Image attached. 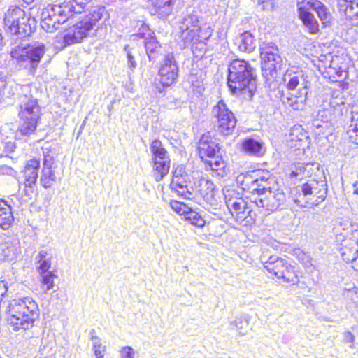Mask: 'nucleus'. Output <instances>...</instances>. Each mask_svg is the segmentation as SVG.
<instances>
[{
    "label": "nucleus",
    "mask_w": 358,
    "mask_h": 358,
    "mask_svg": "<svg viewBox=\"0 0 358 358\" xmlns=\"http://www.w3.org/2000/svg\"><path fill=\"white\" fill-rule=\"evenodd\" d=\"M36 21L25 11L17 6L10 7L5 13L4 24L13 37V40L20 39L13 44L10 50V57L18 64L26 69H35L45 52L42 43L29 45L25 39L32 32Z\"/></svg>",
    "instance_id": "f257e3e1"
},
{
    "label": "nucleus",
    "mask_w": 358,
    "mask_h": 358,
    "mask_svg": "<svg viewBox=\"0 0 358 358\" xmlns=\"http://www.w3.org/2000/svg\"><path fill=\"white\" fill-rule=\"evenodd\" d=\"M18 91L17 110L20 124L16 131L19 138H28L34 134L41 119L38 104V89L33 85H20Z\"/></svg>",
    "instance_id": "f03ea898"
},
{
    "label": "nucleus",
    "mask_w": 358,
    "mask_h": 358,
    "mask_svg": "<svg viewBox=\"0 0 358 358\" xmlns=\"http://www.w3.org/2000/svg\"><path fill=\"white\" fill-rule=\"evenodd\" d=\"M92 0H65L64 2L48 6L41 13V28L47 32H53L74 14L81 13Z\"/></svg>",
    "instance_id": "7ed1b4c3"
},
{
    "label": "nucleus",
    "mask_w": 358,
    "mask_h": 358,
    "mask_svg": "<svg viewBox=\"0 0 358 358\" xmlns=\"http://www.w3.org/2000/svg\"><path fill=\"white\" fill-rule=\"evenodd\" d=\"M7 314L8 323L15 331L32 328L40 315L38 303L29 296L10 301Z\"/></svg>",
    "instance_id": "20e7f679"
},
{
    "label": "nucleus",
    "mask_w": 358,
    "mask_h": 358,
    "mask_svg": "<svg viewBox=\"0 0 358 358\" xmlns=\"http://www.w3.org/2000/svg\"><path fill=\"white\" fill-rule=\"evenodd\" d=\"M255 70L243 59H234L228 66L227 85L234 94L252 98L256 90Z\"/></svg>",
    "instance_id": "39448f33"
},
{
    "label": "nucleus",
    "mask_w": 358,
    "mask_h": 358,
    "mask_svg": "<svg viewBox=\"0 0 358 358\" xmlns=\"http://www.w3.org/2000/svg\"><path fill=\"white\" fill-rule=\"evenodd\" d=\"M263 75L268 80L274 78L283 65L278 47L273 43H262L259 47Z\"/></svg>",
    "instance_id": "423d86ee"
},
{
    "label": "nucleus",
    "mask_w": 358,
    "mask_h": 358,
    "mask_svg": "<svg viewBox=\"0 0 358 358\" xmlns=\"http://www.w3.org/2000/svg\"><path fill=\"white\" fill-rule=\"evenodd\" d=\"M150 150L155 178L158 181L169 173L171 159L167 150L164 148L161 141L158 139L152 141Z\"/></svg>",
    "instance_id": "0eeeda50"
},
{
    "label": "nucleus",
    "mask_w": 358,
    "mask_h": 358,
    "mask_svg": "<svg viewBox=\"0 0 358 358\" xmlns=\"http://www.w3.org/2000/svg\"><path fill=\"white\" fill-rule=\"evenodd\" d=\"M211 114L216 120L217 129L221 134L228 136L232 133L236 125V119L222 100L213 106Z\"/></svg>",
    "instance_id": "6e6552de"
},
{
    "label": "nucleus",
    "mask_w": 358,
    "mask_h": 358,
    "mask_svg": "<svg viewBox=\"0 0 358 358\" xmlns=\"http://www.w3.org/2000/svg\"><path fill=\"white\" fill-rule=\"evenodd\" d=\"M180 38L185 45H189L195 41L198 31H201L199 17L196 12L186 14L182 17L179 24Z\"/></svg>",
    "instance_id": "1a4fd4ad"
},
{
    "label": "nucleus",
    "mask_w": 358,
    "mask_h": 358,
    "mask_svg": "<svg viewBox=\"0 0 358 358\" xmlns=\"http://www.w3.org/2000/svg\"><path fill=\"white\" fill-rule=\"evenodd\" d=\"M178 66L173 53H168L159 69L160 83L163 86H171L178 76Z\"/></svg>",
    "instance_id": "9d476101"
},
{
    "label": "nucleus",
    "mask_w": 358,
    "mask_h": 358,
    "mask_svg": "<svg viewBox=\"0 0 358 358\" xmlns=\"http://www.w3.org/2000/svg\"><path fill=\"white\" fill-rule=\"evenodd\" d=\"M190 182V177L186 173L182 166H178L173 175L171 185L183 199H191L192 193L187 189V184Z\"/></svg>",
    "instance_id": "9b49d317"
},
{
    "label": "nucleus",
    "mask_w": 358,
    "mask_h": 358,
    "mask_svg": "<svg viewBox=\"0 0 358 358\" xmlns=\"http://www.w3.org/2000/svg\"><path fill=\"white\" fill-rule=\"evenodd\" d=\"M272 180L273 178H271V174L268 171L257 170L244 176L243 182L246 185L251 184L253 186H257V187L254 188V190L262 193L264 191L271 189L268 185L270 184V180Z\"/></svg>",
    "instance_id": "f8f14e48"
},
{
    "label": "nucleus",
    "mask_w": 358,
    "mask_h": 358,
    "mask_svg": "<svg viewBox=\"0 0 358 358\" xmlns=\"http://www.w3.org/2000/svg\"><path fill=\"white\" fill-rule=\"evenodd\" d=\"M90 31L89 25L82 20L65 31L64 42L66 45L80 43L88 36Z\"/></svg>",
    "instance_id": "ddd939ff"
},
{
    "label": "nucleus",
    "mask_w": 358,
    "mask_h": 358,
    "mask_svg": "<svg viewBox=\"0 0 358 358\" xmlns=\"http://www.w3.org/2000/svg\"><path fill=\"white\" fill-rule=\"evenodd\" d=\"M321 179L324 178V172L320 169V164L317 163H307L299 164L295 166L289 174L290 178H298L301 180L304 178H311Z\"/></svg>",
    "instance_id": "4468645a"
},
{
    "label": "nucleus",
    "mask_w": 358,
    "mask_h": 358,
    "mask_svg": "<svg viewBox=\"0 0 358 358\" xmlns=\"http://www.w3.org/2000/svg\"><path fill=\"white\" fill-rule=\"evenodd\" d=\"M342 234L336 236L337 241H341L339 251L343 259L350 262L354 268L355 261L357 260L358 248L351 236L341 239Z\"/></svg>",
    "instance_id": "2eb2a0df"
},
{
    "label": "nucleus",
    "mask_w": 358,
    "mask_h": 358,
    "mask_svg": "<svg viewBox=\"0 0 358 358\" xmlns=\"http://www.w3.org/2000/svg\"><path fill=\"white\" fill-rule=\"evenodd\" d=\"M261 262L266 271L277 278L282 274V271L287 262L276 255H268L266 252H263L260 257Z\"/></svg>",
    "instance_id": "dca6fc26"
},
{
    "label": "nucleus",
    "mask_w": 358,
    "mask_h": 358,
    "mask_svg": "<svg viewBox=\"0 0 358 358\" xmlns=\"http://www.w3.org/2000/svg\"><path fill=\"white\" fill-rule=\"evenodd\" d=\"M308 76L303 71L294 73L287 72L283 77V82L289 90H294L298 88V91H308L310 87V83L308 80Z\"/></svg>",
    "instance_id": "f3484780"
},
{
    "label": "nucleus",
    "mask_w": 358,
    "mask_h": 358,
    "mask_svg": "<svg viewBox=\"0 0 358 358\" xmlns=\"http://www.w3.org/2000/svg\"><path fill=\"white\" fill-rule=\"evenodd\" d=\"M308 92L306 90L297 91L296 94L281 92L280 99L285 106H289L294 110H301L304 106Z\"/></svg>",
    "instance_id": "a211bd4d"
},
{
    "label": "nucleus",
    "mask_w": 358,
    "mask_h": 358,
    "mask_svg": "<svg viewBox=\"0 0 358 358\" xmlns=\"http://www.w3.org/2000/svg\"><path fill=\"white\" fill-rule=\"evenodd\" d=\"M150 5V13L158 18L165 20L171 13L175 0H147Z\"/></svg>",
    "instance_id": "6ab92c4d"
},
{
    "label": "nucleus",
    "mask_w": 358,
    "mask_h": 358,
    "mask_svg": "<svg viewBox=\"0 0 358 358\" xmlns=\"http://www.w3.org/2000/svg\"><path fill=\"white\" fill-rule=\"evenodd\" d=\"M219 150L218 143L213 141L210 136L208 135L201 136L199 142L198 153L202 161L205 160V157L210 159L217 157L216 154L219 152Z\"/></svg>",
    "instance_id": "aec40b11"
},
{
    "label": "nucleus",
    "mask_w": 358,
    "mask_h": 358,
    "mask_svg": "<svg viewBox=\"0 0 358 358\" xmlns=\"http://www.w3.org/2000/svg\"><path fill=\"white\" fill-rule=\"evenodd\" d=\"M338 10L352 25L358 24V3L353 1L338 0Z\"/></svg>",
    "instance_id": "412c9836"
},
{
    "label": "nucleus",
    "mask_w": 358,
    "mask_h": 358,
    "mask_svg": "<svg viewBox=\"0 0 358 358\" xmlns=\"http://www.w3.org/2000/svg\"><path fill=\"white\" fill-rule=\"evenodd\" d=\"M39 169L40 162L38 160L33 159L27 162L23 171L25 187H31L36 184L38 177Z\"/></svg>",
    "instance_id": "4be33fe9"
},
{
    "label": "nucleus",
    "mask_w": 358,
    "mask_h": 358,
    "mask_svg": "<svg viewBox=\"0 0 358 358\" xmlns=\"http://www.w3.org/2000/svg\"><path fill=\"white\" fill-rule=\"evenodd\" d=\"M204 169L206 171L210 170L213 174L217 177H224L226 176V164L222 157L217 156L210 159H205Z\"/></svg>",
    "instance_id": "5701e85b"
},
{
    "label": "nucleus",
    "mask_w": 358,
    "mask_h": 358,
    "mask_svg": "<svg viewBox=\"0 0 358 358\" xmlns=\"http://www.w3.org/2000/svg\"><path fill=\"white\" fill-rule=\"evenodd\" d=\"M20 252V243L17 240L7 241L0 245V255L8 261L17 258Z\"/></svg>",
    "instance_id": "b1692460"
},
{
    "label": "nucleus",
    "mask_w": 358,
    "mask_h": 358,
    "mask_svg": "<svg viewBox=\"0 0 358 358\" xmlns=\"http://www.w3.org/2000/svg\"><path fill=\"white\" fill-rule=\"evenodd\" d=\"M105 15H107L105 7L96 6L90 10L89 13L85 16L83 20L86 22L87 25H89V28L92 30Z\"/></svg>",
    "instance_id": "393cba45"
},
{
    "label": "nucleus",
    "mask_w": 358,
    "mask_h": 358,
    "mask_svg": "<svg viewBox=\"0 0 358 358\" xmlns=\"http://www.w3.org/2000/svg\"><path fill=\"white\" fill-rule=\"evenodd\" d=\"M242 148L246 153L255 156H262L264 153L262 143L250 138L243 141Z\"/></svg>",
    "instance_id": "a878e982"
},
{
    "label": "nucleus",
    "mask_w": 358,
    "mask_h": 358,
    "mask_svg": "<svg viewBox=\"0 0 358 358\" xmlns=\"http://www.w3.org/2000/svg\"><path fill=\"white\" fill-rule=\"evenodd\" d=\"M347 134L352 142L358 144V106L352 108L351 123Z\"/></svg>",
    "instance_id": "bb28decb"
},
{
    "label": "nucleus",
    "mask_w": 358,
    "mask_h": 358,
    "mask_svg": "<svg viewBox=\"0 0 358 358\" xmlns=\"http://www.w3.org/2000/svg\"><path fill=\"white\" fill-rule=\"evenodd\" d=\"M256 47L254 36L249 32L245 31L240 35L238 49L241 52H252Z\"/></svg>",
    "instance_id": "cd10ccee"
},
{
    "label": "nucleus",
    "mask_w": 358,
    "mask_h": 358,
    "mask_svg": "<svg viewBox=\"0 0 358 358\" xmlns=\"http://www.w3.org/2000/svg\"><path fill=\"white\" fill-rule=\"evenodd\" d=\"M13 216L8 203H0V228L8 229L12 224Z\"/></svg>",
    "instance_id": "c85d7f7f"
},
{
    "label": "nucleus",
    "mask_w": 358,
    "mask_h": 358,
    "mask_svg": "<svg viewBox=\"0 0 358 358\" xmlns=\"http://www.w3.org/2000/svg\"><path fill=\"white\" fill-rule=\"evenodd\" d=\"M250 316L247 314L242 315L236 317L230 322V326L235 329L240 335H245L248 331Z\"/></svg>",
    "instance_id": "c756f323"
},
{
    "label": "nucleus",
    "mask_w": 358,
    "mask_h": 358,
    "mask_svg": "<svg viewBox=\"0 0 358 358\" xmlns=\"http://www.w3.org/2000/svg\"><path fill=\"white\" fill-rule=\"evenodd\" d=\"M314 10L316 12L319 19L324 27H328L331 24L332 15L323 3L320 1L315 3Z\"/></svg>",
    "instance_id": "7c9ffc66"
},
{
    "label": "nucleus",
    "mask_w": 358,
    "mask_h": 358,
    "mask_svg": "<svg viewBox=\"0 0 358 358\" xmlns=\"http://www.w3.org/2000/svg\"><path fill=\"white\" fill-rule=\"evenodd\" d=\"M215 187L214 183L208 179L201 178L199 180V191L206 201L215 199Z\"/></svg>",
    "instance_id": "2f4dec72"
},
{
    "label": "nucleus",
    "mask_w": 358,
    "mask_h": 358,
    "mask_svg": "<svg viewBox=\"0 0 358 358\" xmlns=\"http://www.w3.org/2000/svg\"><path fill=\"white\" fill-rule=\"evenodd\" d=\"M278 278L282 279L284 282L293 285L299 282L298 275L296 273L294 268L288 263L286 264L285 269L282 271V274H280Z\"/></svg>",
    "instance_id": "473e14b6"
},
{
    "label": "nucleus",
    "mask_w": 358,
    "mask_h": 358,
    "mask_svg": "<svg viewBox=\"0 0 358 358\" xmlns=\"http://www.w3.org/2000/svg\"><path fill=\"white\" fill-rule=\"evenodd\" d=\"M318 0H297L296 7L299 13V17H303L308 15H311L310 10H315V3Z\"/></svg>",
    "instance_id": "72a5a7b5"
},
{
    "label": "nucleus",
    "mask_w": 358,
    "mask_h": 358,
    "mask_svg": "<svg viewBox=\"0 0 358 358\" xmlns=\"http://www.w3.org/2000/svg\"><path fill=\"white\" fill-rule=\"evenodd\" d=\"M56 176L52 169L45 168L42 169L40 182L43 187L49 188L52 187L54 182H56Z\"/></svg>",
    "instance_id": "f704fd0d"
},
{
    "label": "nucleus",
    "mask_w": 358,
    "mask_h": 358,
    "mask_svg": "<svg viewBox=\"0 0 358 358\" xmlns=\"http://www.w3.org/2000/svg\"><path fill=\"white\" fill-rule=\"evenodd\" d=\"M310 34L319 31V24L313 14L299 17Z\"/></svg>",
    "instance_id": "c9c22d12"
},
{
    "label": "nucleus",
    "mask_w": 358,
    "mask_h": 358,
    "mask_svg": "<svg viewBox=\"0 0 358 358\" xmlns=\"http://www.w3.org/2000/svg\"><path fill=\"white\" fill-rule=\"evenodd\" d=\"M185 220L189 221V222L197 227H202L205 224L204 220L199 215V213L193 210L190 207L188 213L185 214Z\"/></svg>",
    "instance_id": "e433bc0d"
},
{
    "label": "nucleus",
    "mask_w": 358,
    "mask_h": 358,
    "mask_svg": "<svg viewBox=\"0 0 358 358\" xmlns=\"http://www.w3.org/2000/svg\"><path fill=\"white\" fill-rule=\"evenodd\" d=\"M41 278L42 285L46 287L45 292L54 287V279L57 278V275L52 272H43V273L41 274Z\"/></svg>",
    "instance_id": "4c0bfd02"
},
{
    "label": "nucleus",
    "mask_w": 358,
    "mask_h": 358,
    "mask_svg": "<svg viewBox=\"0 0 358 358\" xmlns=\"http://www.w3.org/2000/svg\"><path fill=\"white\" fill-rule=\"evenodd\" d=\"M325 186L326 185L324 181L322 180V178L320 179V181L318 180V185H314V189L312 190V195L313 197L320 199H322V201H323L327 194V189Z\"/></svg>",
    "instance_id": "58836bf2"
},
{
    "label": "nucleus",
    "mask_w": 358,
    "mask_h": 358,
    "mask_svg": "<svg viewBox=\"0 0 358 358\" xmlns=\"http://www.w3.org/2000/svg\"><path fill=\"white\" fill-rule=\"evenodd\" d=\"M228 209L233 214L232 210L236 212L237 214L241 213H244L245 211L248 208L247 206L248 203H225Z\"/></svg>",
    "instance_id": "ea45409f"
},
{
    "label": "nucleus",
    "mask_w": 358,
    "mask_h": 358,
    "mask_svg": "<svg viewBox=\"0 0 358 358\" xmlns=\"http://www.w3.org/2000/svg\"><path fill=\"white\" fill-rule=\"evenodd\" d=\"M159 47L158 42L155 37H151L148 41H145V48L149 58H150V55L155 52Z\"/></svg>",
    "instance_id": "a19ab883"
},
{
    "label": "nucleus",
    "mask_w": 358,
    "mask_h": 358,
    "mask_svg": "<svg viewBox=\"0 0 358 358\" xmlns=\"http://www.w3.org/2000/svg\"><path fill=\"white\" fill-rule=\"evenodd\" d=\"M212 33L213 29L210 27L208 26L203 29L201 27V31H198L199 37H196V39H195V41L193 43H199L203 41L208 40L212 35Z\"/></svg>",
    "instance_id": "79ce46f5"
},
{
    "label": "nucleus",
    "mask_w": 358,
    "mask_h": 358,
    "mask_svg": "<svg viewBox=\"0 0 358 358\" xmlns=\"http://www.w3.org/2000/svg\"><path fill=\"white\" fill-rule=\"evenodd\" d=\"M171 208L178 215L185 216L189 207L185 203H169Z\"/></svg>",
    "instance_id": "37998d69"
},
{
    "label": "nucleus",
    "mask_w": 358,
    "mask_h": 358,
    "mask_svg": "<svg viewBox=\"0 0 358 358\" xmlns=\"http://www.w3.org/2000/svg\"><path fill=\"white\" fill-rule=\"evenodd\" d=\"M318 178H314L302 185L301 191L304 196L312 195V190L314 189V185H318Z\"/></svg>",
    "instance_id": "c03bdc74"
},
{
    "label": "nucleus",
    "mask_w": 358,
    "mask_h": 358,
    "mask_svg": "<svg viewBox=\"0 0 358 358\" xmlns=\"http://www.w3.org/2000/svg\"><path fill=\"white\" fill-rule=\"evenodd\" d=\"M188 80L193 86L199 87L203 82L202 72L199 71L196 73H191Z\"/></svg>",
    "instance_id": "a18cd8bd"
},
{
    "label": "nucleus",
    "mask_w": 358,
    "mask_h": 358,
    "mask_svg": "<svg viewBox=\"0 0 358 358\" xmlns=\"http://www.w3.org/2000/svg\"><path fill=\"white\" fill-rule=\"evenodd\" d=\"M223 194L224 196V201H231L234 199H239L238 194L235 192L234 189L230 188H224Z\"/></svg>",
    "instance_id": "49530a36"
},
{
    "label": "nucleus",
    "mask_w": 358,
    "mask_h": 358,
    "mask_svg": "<svg viewBox=\"0 0 358 358\" xmlns=\"http://www.w3.org/2000/svg\"><path fill=\"white\" fill-rule=\"evenodd\" d=\"M124 51L127 54V62L129 68L133 69H135L137 66V63L134 59V56L131 50L129 48V45H126L124 47Z\"/></svg>",
    "instance_id": "de8ad7c7"
},
{
    "label": "nucleus",
    "mask_w": 358,
    "mask_h": 358,
    "mask_svg": "<svg viewBox=\"0 0 358 358\" xmlns=\"http://www.w3.org/2000/svg\"><path fill=\"white\" fill-rule=\"evenodd\" d=\"M345 296L346 298L349 299L352 301L355 306H358V289L354 287L352 289H348L345 292Z\"/></svg>",
    "instance_id": "09e8293b"
},
{
    "label": "nucleus",
    "mask_w": 358,
    "mask_h": 358,
    "mask_svg": "<svg viewBox=\"0 0 358 358\" xmlns=\"http://www.w3.org/2000/svg\"><path fill=\"white\" fill-rule=\"evenodd\" d=\"M120 352L121 358H134V350L130 346L123 347Z\"/></svg>",
    "instance_id": "8fccbe9b"
},
{
    "label": "nucleus",
    "mask_w": 358,
    "mask_h": 358,
    "mask_svg": "<svg viewBox=\"0 0 358 358\" xmlns=\"http://www.w3.org/2000/svg\"><path fill=\"white\" fill-rule=\"evenodd\" d=\"M17 172L10 166L7 165L0 166V176H10L15 177Z\"/></svg>",
    "instance_id": "3c124183"
},
{
    "label": "nucleus",
    "mask_w": 358,
    "mask_h": 358,
    "mask_svg": "<svg viewBox=\"0 0 358 358\" xmlns=\"http://www.w3.org/2000/svg\"><path fill=\"white\" fill-rule=\"evenodd\" d=\"M331 105L334 108V111L335 113H338V115H343V113L347 111L345 103L341 101L340 103H335L334 101H331Z\"/></svg>",
    "instance_id": "603ef678"
},
{
    "label": "nucleus",
    "mask_w": 358,
    "mask_h": 358,
    "mask_svg": "<svg viewBox=\"0 0 358 358\" xmlns=\"http://www.w3.org/2000/svg\"><path fill=\"white\" fill-rule=\"evenodd\" d=\"M38 263L39 264L38 269L40 271V274L43 273V272H49L48 269L51 266L50 258Z\"/></svg>",
    "instance_id": "864d4df0"
},
{
    "label": "nucleus",
    "mask_w": 358,
    "mask_h": 358,
    "mask_svg": "<svg viewBox=\"0 0 358 358\" xmlns=\"http://www.w3.org/2000/svg\"><path fill=\"white\" fill-rule=\"evenodd\" d=\"M44 153L43 157V169L50 168L52 169V166L54 164V157L48 153Z\"/></svg>",
    "instance_id": "5fc2aeb1"
},
{
    "label": "nucleus",
    "mask_w": 358,
    "mask_h": 358,
    "mask_svg": "<svg viewBox=\"0 0 358 358\" xmlns=\"http://www.w3.org/2000/svg\"><path fill=\"white\" fill-rule=\"evenodd\" d=\"M91 340L92 341V343H93V350H101V349L105 350L106 349V347L102 345L101 339L98 336L92 335Z\"/></svg>",
    "instance_id": "6e6d98bb"
},
{
    "label": "nucleus",
    "mask_w": 358,
    "mask_h": 358,
    "mask_svg": "<svg viewBox=\"0 0 358 358\" xmlns=\"http://www.w3.org/2000/svg\"><path fill=\"white\" fill-rule=\"evenodd\" d=\"M8 291V287L4 281H0V301H2L3 297Z\"/></svg>",
    "instance_id": "4d7b16f0"
},
{
    "label": "nucleus",
    "mask_w": 358,
    "mask_h": 358,
    "mask_svg": "<svg viewBox=\"0 0 358 358\" xmlns=\"http://www.w3.org/2000/svg\"><path fill=\"white\" fill-rule=\"evenodd\" d=\"M48 252L45 250H41L38 255L36 256V259L38 260V262H41L43 260H46L48 259H50V257H48Z\"/></svg>",
    "instance_id": "13d9d810"
},
{
    "label": "nucleus",
    "mask_w": 358,
    "mask_h": 358,
    "mask_svg": "<svg viewBox=\"0 0 358 358\" xmlns=\"http://www.w3.org/2000/svg\"><path fill=\"white\" fill-rule=\"evenodd\" d=\"M344 338H345V341L347 343H352L355 340L354 335L350 331H347L345 333Z\"/></svg>",
    "instance_id": "bf43d9fd"
},
{
    "label": "nucleus",
    "mask_w": 358,
    "mask_h": 358,
    "mask_svg": "<svg viewBox=\"0 0 358 358\" xmlns=\"http://www.w3.org/2000/svg\"><path fill=\"white\" fill-rule=\"evenodd\" d=\"M350 236H351L352 239L354 241V242L356 243V245L358 248V230L352 229L351 231Z\"/></svg>",
    "instance_id": "052dcab7"
},
{
    "label": "nucleus",
    "mask_w": 358,
    "mask_h": 358,
    "mask_svg": "<svg viewBox=\"0 0 358 358\" xmlns=\"http://www.w3.org/2000/svg\"><path fill=\"white\" fill-rule=\"evenodd\" d=\"M105 350H94V355L96 356V358H103V352Z\"/></svg>",
    "instance_id": "680f3d73"
},
{
    "label": "nucleus",
    "mask_w": 358,
    "mask_h": 358,
    "mask_svg": "<svg viewBox=\"0 0 358 358\" xmlns=\"http://www.w3.org/2000/svg\"><path fill=\"white\" fill-rule=\"evenodd\" d=\"M336 73L337 74L338 78H342L343 74L344 73V71L342 70H339V71H336Z\"/></svg>",
    "instance_id": "e2e57ef3"
},
{
    "label": "nucleus",
    "mask_w": 358,
    "mask_h": 358,
    "mask_svg": "<svg viewBox=\"0 0 358 358\" xmlns=\"http://www.w3.org/2000/svg\"><path fill=\"white\" fill-rule=\"evenodd\" d=\"M354 269H355V271H358V253H357V260H355V261Z\"/></svg>",
    "instance_id": "0e129e2a"
},
{
    "label": "nucleus",
    "mask_w": 358,
    "mask_h": 358,
    "mask_svg": "<svg viewBox=\"0 0 358 358\" xmlns=\"http://www.w3.org/2000/svg\"><path fill=\"white\" fill-rule=\"evenodd\" d=\"M253 204H255V206H257V207H262V208H264L265 206L264 205V203L263 202H261V203H252Z\"/></svg>",
    "instance_id": "69168bd1"
},
{
    "label": "nucleus",
    "mask_w": 358,
    "mask_h": 358,
    "mask_svg": "<svg viewBox=\"0 0 358 358\" xmlns=\"http://www.w3.org/2000/svg\"><path fill=\"white\" fill-rule=\"evenodd\" d=\"M34 0H23V1L27 4L31 3Z\"/></svg>",
    "instance_id": "338daca9"
},
{
    "label": "nucleus",
    "mask_w": 358,
    "mask_h": 358,
    "mask_svg": "<svg viewBox=\"0 0 358 358\" xmlns=\"http://www.w3.org/2000/svg\"><path fill=\"white\" fill-rule=\"evenodd\" d=\"M290 137H291V141H295V136H294V133H292L290 134Z\"/></svg>",
    "instance_id": "774afa93"
}]
</instances>
